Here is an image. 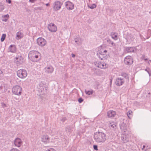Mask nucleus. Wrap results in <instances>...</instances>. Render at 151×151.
Listing matches in <instances>:
<instances>
[{
    "instance_id": "21",
    "label": "nucleus",
    "mask_w": 151,
    "mask_h": 151,
    "mask_svg": "<svg viewBox=\"0 0 151 151\" xmlns=\"http://www.w3.org/2000/svg\"><path fill=\"white\" fill-rule=\"evenodd\" d=\"M107 115L109 117H113L116 115V113L113 111H109L107 112Z\"/></svg>"
},
{
    "instance_id": "48",
    "label": "nucleus",
    "mask_w": 151,
    "mask_h": 151,
    "mask_svg": "<svg viewBox=\"0 0 151 151\" xmlns=\"http://www.w3.org/2000/svg\"><path fill=\"white\" fill-rule=\"evenodd\" d=\"M150 76H151V71L150 70L148 73Z\"/></svg>"
},
{
    "instance_id": "30",
    "label": "nucleus",
    "mask_w": 151,
    "mask_h": 151,
    "mask_svg": "<svg viewBox=\"0 0 151 151\" xmlns=\"http://www.w3.org/2000/svg\"><path fill=\"white\" fill-rule=\"evenodd\" d=\"M143 148H142V150H143V151H147V150H148L150 148L149 146H146L145 145H143Z\"/></svg>"
},
{
    "instance_id": "31",
    "label": "nucleus",
    "mask_w": 151,
    "mask_h": 151,
    "mask_svg": "<svg viewBox=\"0 0 151 151\" xmlns=\"http://www.w3.org/2000/svg\"><path fill=\"white\" fill-rule=\"evenodd\" d=\"M122 76L126 79H128V76L125 73H123L121 74Z\"/></svg>"
},
{
    "instance_id": "28",
    "label": "nucleus",
    "mask_w": 151,
    "mask_h": 151,
    "mask_svg": "<svg viewBox=\"0 0 151 151\" xmlns=\"http://www.w3.org/2000/svg\"><path fill=\"white\" fill-rule=\"evenodd\" d=\"M132 112L131 110H129L127 113V115L128 117L129 118L131 119L132 117Z\"/></svg>"
},
{
    "instance_id": "13",
    "label": "nucleus",
    "mask_w": 151,
    "mask_h": 151,
    "mask_svg": "<svg viewBox=\"0 0 151 151\" xmlns=\"http://www.w3.org/2000/svg\"><path fill=\"white\" fill-rule=\"evenodd\" d=\"M45 72L47 73H52L54 69L50 65H47L44 68Z\"/></svg>"
},
{
    "instance_id": "24",
    "label": "nucleus",
    "mask_w": 151,
    "mask_h": 151,
    "mask_svg": "<svg viewBox=\"0 0 151 151\" xmlns=\"http://www.w3.org/2000/svg\"><path fill=\"white\" fill-rule=\"evenodd\" d=\"M75 42L77 45H80L82 43V40L81 38H78L75 39Z\"/></svg>"
},
{
    "instance_id": "52",
    "label": "nucleus",
    "mask_w": 151,
    "mask_h": 151,
    "mask_svg": "<svg viewBox=\"0 0 151 151\" xmlns=\"http://www.w3.org/2000/svg\"><path fill=\"white\" fill-rule=\"evenodd\" d=\"M107 52V51L106 50H104V53H106Z\"/></svg>"
},
{
    "instance_id": "16",
    "label": "nucleus",
    "mask_w": 151,
    "mask_h": 151,
    "mask_svg": "<svg viewBox=\"0 0 151 151\" xmlns=\"http://www.w3.org/2000/svg\"><path fill=\"white\" fill-rule=\"evenodd\" d=\"M135 48L132 47H125L124 49V52L125 53H131L133 52Z\"/></svg>"
},
{
    "instance_id": "2",
    "label": "nucleus",
    "mask_w": 151,
    "mask_h": 151,
    "mask_svg": "<svg viewBox=\"0 0 151 151\" xmlns=\"http://www.w3.org/2000/svg\"><path fill=\"white\" fill-rule=\"evenodd\" d=\"M124 125H122L120 126V129L124 132L121 135V142L122 143H127L129 140L130 137V133L127 131L126 127H124Z\"/></svg>"
},
{
    "instance_id": "34",
    "label": "nucleus",
    "mask_w": 151,
    "mask_h": 151,
    "mask_svg": "<svg viewBox=\"0 0 151 151\" xmlns=\"http://www.w3.org/2000/svg\"><path fill=\"white\" fill-rule=\"evenodd\" d=\"M6 34H2L1 37V42H3L4 40H5V37H6Z\"/></svg>"
},
{
    "instance_id": "14",
    "label": "nucleus",
    "mask_w": 151,
    "mask_h": 151,
    "mask_svg": "<svg viewBox=\"0 0 151 151\" xmlns=\"http://www.w3.org/2000/svg\"><path fill=\"white\" fill-rule=\"evenodd\" d=\"M23 59L21 56H18L15 58L14 61L15 62L17 65H20L23 62Z\"/></svg>"
},
{
    "instance_id": "1",
    "label": "nucleus",
    "mask_w": 151,
    "mask_h": 151,
    "mask_svg": "<svg viewBox=\"0 0 151 151\" xmlns=\"http://www.w3.org/2000/svg\"><path fill=\"white\" fill-rule=\"evenodd\" d=\"M93 138L95 142L98 143H102L106 141V137L104 133L98 132L95 133Z\"/></svg>"
},
{
    "instance_id": "15",
    "label": "nucleus",
    "mask_w": 151,
    "mask_h": 151,
    "mask_svg": "<svg viewBox=\"0 0 151 151\" xmlns=\"http://www.w3.org/2000/svg\"><path fill=\"white\" fill-rule=\"evenodd\" d=\"M14 144L16 146L19 147L22 144V142L20 139L17 138L14 141Z\"/></svg>"
},
{
    "instance_id": "9",
    "label": "nucleus",
    "mask_w": 151,
    "mask_h": 151,
    "mask_svg": "<svg viewBox=\"0 0 151 151\" xmlns=\"http://www.w3.org/2000/svg\"><path fill=\"white\" fill-rule=\"evenodd\" d=\"M124 62L127 65H131L133 63V59L132 56H128L125 58Z\"/></svg>"
},
{
    "instance_id": "36",
    "label": "nucleus",
    "mask_w": 151,
    "mask_h": 151,
    "mask_svg": "<svg viewBox=\"0 0 151 151\" xmlns=\"http://www.w3.org/2000/svg\"><path fill=\"white\" fill-rule=\"evenodd\" d=\"M78 101L80 103H81L83 101V99L82 98H80L78 99Z\"/></svg>"
},
{
    "instance_id": "49",
    "label": "nucleus",
    "mask_w": 151,
    "mask_h": 151,
    "mask_svg": "<svg viewBox=\"0 0 151 151\" xmlns=\"http://www.w3.org/2000/svg\"><path fill=\"white\" fill-rule=\"evenodd\" d=\"M72 56L73 58H74L75 57V55L74 54H72Z\"/></svg>"
},
{
    "instance_id": "42",
    "label": "nucleus",
    "mask_w": 151,
    "mask_h": 151,
    "mask_svg": "<svg viewBox=\"0 0 151 151\" xmlns=\"http://www.w3.org/2000/svg\"><path fill=\"white\" fill-rule=\"evenodd\" d=\"M102 66H103L104 67H105V68L107 67L106 64L105 63H102Z\"/></svg>"
},
{
    "instance_id": "29",
    "label": "nucleus",
    "mask_w": 151,
    "mask_h": 151,
    "mask_svg": "<svg viewBox=\"0 0 151 151\" xmlns=\"http://www.w3.org/2000/svg\"><path fill=\"white\" fill-rule=\"evenodd\" d=\"M4 9V4L0 2V12L2 11Z\"/></svg>"
},
{
    "instance_id": "3",
    "label": "nucleus",
    "mask_w": 151,
    "mask_h": 151,
    "mask_svg": "<svg viewBox=\"0 0 151 151\" xmlns=\"http://www.w3.org/2000/svg\"><path fill=\"white\" fill-rule=\"evenodd\" d=\"M40 54L36 51H31L28 54L29 58L32 62H37L40 59Z\"/></svg>"
},
{
    "instance_id": "22",
    "label": "nucleus",
    "mask_w": 151,
    "mask_h": 151,
    "mask_svg": "<svg viewBox=\"0 0 151 151\" xmlns=\"http://www.w3.org/2000/svg\"><path fill=\"white\" fill-rule=\"evenodd\" d=\"M23 37V34L21 32L19 31L16 33V39L18 40L22 38Z\"/></svg>"
},
{
    "instance_id": "12",
    "label": "nucleus",
    "mask_w": 151,
    "mask_h": 151,
    "mask_svg": "<svg viewBox=\"0 0 151 151\" xmlns=\"http://www.w3.org/2000/svg\"><path fill=\"white\" fill-rule=\"evenodd\" d=\"M65 6L67 9L69 10H72L74 9V5L70 1H67L65 3Z\"/></svg>"
},
{
    "instance_id": "45",
    "label": "nucleus",
    "mask_w": 151,
    "mask_h": 151,
    "mask_svg": "<svg viewBox=\"0 0 151 151\" xmlns=\"http://www.w3.org/2000/svg\"><path fill=\"white\" fill-rule=\"evenodd\" d=\"M36 1V0H29V1L31 3H34Z\"/></svg>"
},
{
    "instance_id": "39",
    "label": "nucleus",
    "mask_w": 151,
    "mask_h": 151,
    "mask_svg": "<svg viewBox=\"0 0 151 151\" xmlns=\"http://www.w3.org/2000/svg\"><path fill=\"white\" fill-rule=\"evenodd\" d=\"M1 106L4 108L6 107V104L4 103H1Z\"/></svg>"
},
{
    "instance_id": "26",
    "label": "nucleus",
    "mask_w": 151,
    "mask_h": 151,
    "mask_svg": "<svg viewBox=\"0 0 151 151\" xmlns=\"http://www.w3.org/2000/svg\"><path fill=\"white\" fill-rule=\"evenodd\" d=\"M116 127V124L113 122L110 123L109 124V127L111 129L115 128Z\"/></svg>"
},
{
    "instance_id": "50",
    "label": "nucleus",
    "mask_w": 151,
    "mask_h": 151,
    "mask_svg": "<svg viewBox=\"0 0 151 151\" xmlns=\"http://www.w3.org/2000/svg\"><path fill=\"white\" fill-rule=\"evenodd\" d=\"M7 20V19H3V21L4 22H6Z\"/></svg>"
},
{
    "instance_id": "38",
    "label": "nucleus",
    "mask_w": 151,
    "mask_h": 151,
    "mask_svg": "<svg viewBox=\"0 0 151 151\" xmlns=\"http://www.w3.org/2000/svg\"><path fill=\"white\" fill-rule=\"evenodd\" d=\"M93 148L95 150H98V146L97 145H94L93 146Z\"/></svg>"
},
{
    "instance_id": "40",
    "label": "nucleus",
    "mask_w": 151,
    "mask_h": 151,
    "mask_svg": "<svg viewBox=\"0 0 151 151\" xmlns=\"http://www.w3.org/2000/svg\"><path fill=\"white\" fill-rule=\"evenodd\" d=\"M46 151H56V150L50 148L46 150Z\"/></svg>"
},
{
    "instance_id": "18",
    "label": "nucleus",
    "mask_w": 151,
    "mask_h": 151,
    "mask_svg": "<svg viewBox=\"0 0 151 151\" xmlns=\"http://www.w3.org/2000/svg\"><path fill=\"white\" fill-rule=\"evenodd\" d=\"M98 56L99 58L101 60H104L106 59L108 57V56L106 54H103L102 52L101 53L100 52L98 54Z\"/></svg>"
},
{
    "instance_id": "8",
    "label": "nucleus",
    "mask_w": 151,
    "mask_h": 151,
    "mask_svg": "<svg viewBox=\"0 0 151 151\" xmlns=\"http://www.w3.org/2000/svg\"><path fill=\"white\" fill-rule=\"evenodd\" d=\"M62 4L61 2L59 1H55L53 4V8L55 11L59 10L61 8Z\"/></svg>"
},
{
    "instance_id": "17",
    "label": "nucleus",
    "mask_w": 151,
    "mask_h": 151,
    "mask_svg": "<svg viewBox=\"0 0 151 151\" xmlns=\"http://www.w3.org/2000/svg\"><path fill=\"white\" fill-rule=\"evenodd\" d=\"M7 89V85L5 84H2L0 87V92L5 93Z\"/></svg>"
},
{
    "instance_id": "46",
    "label": "nucleus",
    "mask_w": 151,
    "mask_h": 151,
    "mask_svg": "<svg viewBox=\"0 0 151 151\" xmlns=\"http://www.w3.org/2000/svg\"><path fill=\"white\" fill-rule=\"evenodd\" d=\"M7 2H8L9 4H10L11 3V0H6Z\"/></svg>"
},
{
    "instance_id": "44",
    "label": "nucleus",
    "mask_w": 151,
    "mask_h": 151,
    "mask_svg": "<svg viewBox=\"0 0 151 151\" xmlns=\"http://www.w3.org/2000/svg\"><path fill=\"white\" fill-rule=\"evenodd\" d=\"M145 70L148 73L150 71V70L149 68H147L145 69Z\"/></svg>"
},
{
    "instance_id": "27",
    "label": "nucleus",
    "mask_w": 151,
    "mask_h": 151,
    "mask_svg": "<svg viewBox=\"0 0 151 151\" xmlns=\"http://www.w3.org/2000/svg\"><path fill=\"white\" fill-rule=\"evenodd\" d=\"M85 92L86 94L88 95L92 94L93 92V91L92 90L88 91L86 89L85 91Z\"/></svg>"
},
{
    "instance_id": "33",
    "label": "nucleus",
    "mask_w": 151,
    "mask_h": 151,
    "mask_svg": "<svg viewBox=\"0 0 151 151\" xmlns=\"http://www.w3.org/2000/svg\"><path fill=\"white\" fill-rule=\"evenodd\" d=\"M96 6V5L95 4H93L91 5L88 6V7L92 9L95 8Z\"/></svg>"
},
{
    "instance_id": "20",
    "label": "nucleus",
    "mask_w": 151,
    "mask_h": 151,
    "mask_svg": "<svg viewBox=\"0 0 151 151\" xmlns=\"http://www.w3.org/2000/svg\"><path fill=\"white\" fill-rule=\"evenodd\" d=\"M42 141L45 143L49 142V137L47 135H43L42 137Z\"/></svg>"
},
{
    "instance_id": "6",
    "label": "nucleus",
    "mask_w": 151,
    "mask_h": 151,
    "mask_svg": "<svg viewBox=\"0 0 151 151\" xmlns=\"http://www.w3.org/2000/svg\"><path fill=\"white\" fill-rule=\"evenodd\" d=\"M22 91V88L19 86H15L12 88V92L15 95H20Z\"/></svg>"
},
{
    "instance_id": "54",
    "label": "nucleus",
    "mask_w": 151,
    "mask_h": 151,
    "mask_svg": "<svg viewBox=\"0 0 151 151\" xmlns=\"http://www.w3.org/2000/svg\"><path fill=\"white\" fill-rule=\"evenodd\" d=\"M149 61H150V62H151V60H149Z\"/></svg>"
},
{
    "instance_id": "10",
    "label": "nucleus",
    "mask_w": 151,
    "mask_h": 151,
    "mask_svg": "<svg viewBox=\"0 0 151 151\" xmlns=\"http://www.w3.org/2000/svg\"><path fill=\"white\" fill-rule=\"evenodd\" d=\"M49 30L52 32H55L57 30L56 26L53 24L50 23L48 26Z\"/></svg>"
},
{
    "instance_id": "11",
    "label": "nucleus",
    "mask_w": 151,
    "mask_h": 151,
    "mask_svg": "<svg viewBox=\"0 0 151 151\" xmlns=\"http://www.w3.org/2000/svg\"><path fill=\"white\" fill-rule=\"evenodd\" d=\"M124 82L123 78H116L115 82L116 84L118 86H122Z\"/></svg>"
},
{
    "instance_id": "25",
    "label": "nucleus",
    "mask_w": 151,
    "mask_h": 151,
    "mask_svg": "<svg viewBox=\"0 0 151 151\" xmlns=\"http://www.w3.org/2000/svg\"><path fill=\"white\" fill-rule=\"evenodd\" d=\"M107 42L109 44L111 45H110L111 47H114L116 46L115 44L109 39L107 40Z\"/></svg>"
},
{
    "instance_id": "4",
    "label": "nucleus",
    "mask_w": 151,
    "mask_h": 151,
    "mask_svg": "<svg viewBox=\"0 0 151 151\" xmlns=\"http://www.w3.org/2000/svg\"><path fill=\"white\" fill-rule=\"evenodd\" d=\"M38 88L37 90L40 94L45 95L46 93L47 88L44 83L42 82H41L39 83Z\"/></svg>"
},
{
    "instance_id": "5",
    "label": "nucleus",
    "mask_w": 151,
    "mask_h": 151,
    "mask_svg": "<svg viewBox=\"0 0 151 151\" xmlns=\"http://www.w3.org/2000/svg\"><path fill=\"white\" fill-rule=\"evenodd\" d=\"M17 74L19 78H25L27 76V73L26 71L25 70L20 69L17 71Z\"/></svg>"
},
{
    "instance_id": "43",
    "label": "nucleus",
    "mask_w": 151,
    "mask_h": 151,
    "mask_svg": "<svg viewBox=\"0 0 151 151\" xmlns=\"http://www.w3.org/2000/svg\"><path fill=\"white\" fill-rule=\"evenodd\" d=\"M142 60H144L145 61L149 63V61L148 60V59L147 58H143L142 57Z\"/></svg>"
},
{
    "instance_id": "19",
    "label": "nucleus",
    "mask_w": 151,
    "mask_h": 151,
    "mask_svg": "<svg viewBox=\"0 0 151 151\" xmlns=\"http://www.w3.org/2000/svg\"><path fill=\"white\" fill-rule=\"evenodd\" d=\"M9 51L12 53H14L16 51V47L15 45H12L10 46L8 48Z\"/></svg>"
},
{
    "instance_id": "41",
    "label": "nucleus",
    "mask_w": 151,
    "mask_h": 151,
    "mask_svg": "<svg viewBox=\"0 0 151 151\" xmlns=\"http://www.w3.org/2000/svg\"><path fill=\"white\" fill-rule=\"evenodd\" d=\"M66 120V118L65 117H63L61 119V121L63 122H64Z\"/></svg>"
},
{
    "instance_id": "32",
    "label": "nucleus",
    "mask_w": 151,
    "mask_h": 151,
    "mask_svg": "<svg viewBox=\"0 0 151 151\" xmlns=\"http://www.w3.org/2000/svg\"><path fill=\"white\" fill-rule=\"evenodd\" d=\"M71 128L69 126H68L65 128V130L67 132H70L71 131Z\"/></svg>"
},
{
    "instance_id": "35",
    "label": "nucleus",
    "mask_w": 151,
    "mask_h": 151,
    "mask_svg": "<svg viewBox=\"0 0 151 151\" xmlns=\"http://www.w3.org/2000/svg\"><path fill=\"white\" fill-rule=\"evenodd\" d=\"M98 67L101 69H105V67H104L103 66H102V63H99Z\"/></svg>"
},
{
    "instance_id": "7",
    "label": "nucleus",
    "mask_w": 151,
    "mask_h": 151,
    "mask_svg": "<svg viewBox=\"0 0 151 151\" xmlns=\"http://www.w3.org/2000/svg\"><path fill=\"white\" fill-rule=\"evenodd\" d=\"M37 43L40 46H45L47 43L45 40L42 37H39L37 40Z\"/></svg>"
},
{
    "instance_id": "51",
    "label": "nucleus",
    "mask_w": 151,
    "mask_h": 151,
    "mask_svg": "<svg viewBox=\"0 0 151 151\" xmlns=\"http://www.w3.org/2000/svg\"><path fill=\"white\" fill-rule=\"evenodd\" d=\"M46 5L47 6H48L49 5V3H47L46 4Z\"/></svg>"
},
{
    "instance_id": "37",
    "label": "nucleus",
    "mask_w": 151,
    "mask_h": 151,
    "mask_svg": "<svg viewBox=\"0 0 151 151\" xmlns=\"http://www.w3.org/2000/svg\"><path fill=\"white\" fill-rule=\"evenodd\" d=\"M10 151H19V150L16 148H13L11 149Z\"/></svg>"
},
{
    "instance_id": "53",
    "label": "nucleus",
    "mask_w": 151,
    "mask_h": 151,
    "mask_svg": "<svg viewBox=\"0 0 151 151\" xmlns=\"http://www.w3.org/2000/svg\"><path fill=\"white\" fill-rule=\"evenodd\" d=\"M38 9H40V10L41 9V7H39L38 8Z\"/></svg>"
},
{
    "instance_id": "47",
    "label": "nucleus",
    "mask_w": 151,
    "mask_h": 151,
    "mask_svg": "<svg viewBox=\"0 0 151 151\" xmlns=\"http://www.w3.org/2000/svg\"><path fill=\"white\" fill-rule=\"evenodd\" d=\"M4 17H7V18H8L9 17V15L8 14L5 15H4Z\"/></svg>"
},
{
    "instance_id": "23",
    "label": "nucleus",
    "mask_w": 151,
    "mask_h": 151,
    "mask_svg": "<svg viewBox=\"0 0 151 151\" xmlns=\"http://www.w3.org/2000/svg\"><path fill=\"white\" fill-rule=\"evenodd\" d=\"M111 37L113 39L116 40L118 39V34L114 32H112L111 34Z\"/></svg>"
}]
</instances>
